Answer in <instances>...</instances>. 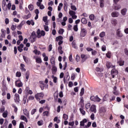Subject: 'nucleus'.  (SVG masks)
<instances>
[{"label":"nucleus","mask_w":128,"mask_h":128,"mask_svg":"<svg viewBox=\"0 0 128 128\" xmlns=\"http://www.w3.org/2000/svg\"><path fill=\"white\" fill-rule=\"evenodd\" d=\"M90 110L92 112H94V114H96V105H94V104L92 105L91 107L90 108Z\"/></svg>","instance_id":"nucleus-11"},{"label":"nucleus","mask_w":128,"mask_h":128,"mask_svg":"<svg viewBox=\"0 0 128 128\" xmlns=\"http://www.w3.org/2000/svg\"><path fill=\"white\" fill-rule=\"evenodd\" d=\"M24 22H22L19 25L17 26V28L19 30H20L22 29V26H24Z\"/></svg>","instance_id":"nucleus-27"},{"label":"nucleus","mask_w":128,"mask_h":128,"mask_svg":"<svg viewBox=\"0 0 128 128\" xmlns=\"http://www.w3.org/2000/svg\"><path fill=\"white\" fill-rule=\"evenodd\" d=\"M74 32H78V24L74 25Z\"/></svg>","instance_id":"nucleus-44"},{"label":"nucleus","mask_w":128,"mask_h":128,"mask_svg":"<svg viewBox=\"0 0 128 128\" xmlns=\"http://www.w3.org/2000/svg\"><path fill=\"white\" fill-rule=\"evenodd\" d=\"M4 112V106H3L2 108H0V112Z\"/></svg>","instance_id":"nucleus-62"},{"label":"nucleus","mask_w":128,"mask_h":128,"mask_svg":"<svg viewBox=\"0 0 128 128\" xmlns=\"http://www.w3.org/2000/svg\"><path fill=\"white\" fill-rule=\"evenodd\" d=\"M52 50V45L50 44L48 46V52H50Z\"/></svg>","instance_id":"nucleus-55"},{"label":"nucleus","mask_w":128,"mask_h":128,"mask_svg":"<svg viewBox=\"0 0 128 128\" xmlns=\"http://www.w3.org/2000/svg\"><path fill=\"white\" fill-rule=\"evenodd\" d=\"M100 7L104 8V0H100Z\"/></svg>","instance_id":"nucleus-46"},{"label":"nucleus","mask_w":128,"mask_h":128,"mask_svg":"<svg viewBox=\"0 0 128 128\" xmlns=\"http://www.w3.org/2000/svg\"><path fill=\"white\" fill-rule=\"evenodd\" d=\"M24 64H20V70H22V72H26V70L24 68Z\"/></svg>","instance_id":"nucleus-23"},{"label":"nucleus","mask_w":128,"mask_h":128,"mask_svg":"<svg viewBox=\"0 0 128 128\" xmlns=\"http://www.w3.org/2000/svg\"><path fill=\"white\" fill-rule=\"evenodd\" d=\"M20 120H24L26 122H28V119H26V117L24 116H21Z\"/></svg>","instance_id":"nucleus-26"},{"label":"nucleus","mask_w":128,"mask_h":128,"mask_svg":"<svg viewBox=\"0 0 128 128\" xmlns=\"http://www.w3.org/2000/svg\"><path fill=\"white\" fill-rule=\"evenodd\" d=\"M42 20L44 21V22H46L48 20V16H44L43 17Z\"/></svg>","instance_id":"nucleus-58"},{"label":"nucleus","mask_w":128,"mask_h":128,"mask_svg":"<svg viewBox=\"0 0 128 128\" xmlns=\"http://www.w3.org/2000/svg\"><path fill=\"white\" fill-rule=\"evenodd\" d=\"M104 36H106V32H102L100 34V38H104Z\"/></svg>","instance_id":"nucleus-40"},{"label":"nucleus","mask_w":128,"mask_h":128,"mask_svg":"<svg viewBox=\"0 0 128 128\" xmlns=\"http://www.w3.org/2000/svg\"><path fill=\"white\" fill-rule=\"evenodd\" d=\"M19 128H24V122H21L20 123Z\"/></svg>","instance_id":"nucleus-54"},{"label":"nucleus","mask_w":128,"mask_h":128,"mask_svg":"<svg viewBox=\"0 0 128 128\" xmlns=\"http://www.w3.org/2000/svg\"><path fill=\"white\" fill-rule=\"evenodd\" d=\"M75 78H76V75L74 74H72L71 76L72 80H74Z\"/></svg>","instance_id":"nucleus-50"},{"label":"nucleus","mask_w":128,"mask_h":128,"mask_svg":"<svg viewBox=\"0 0 128 128\" xmlns=\"http://www.w3.org/2000/svg\"><path fill=\"white\" fill-rule=\"evenodd\" d=\"M9 23H10V20H8V18H6L5 19V24H8Z\"/></svg>","instance_id":"nucleus-59"},{"label":"nucleus","mask_w":128,"mask_h":128,"mask_svg":"<svg viewBox=\"0 0 128 128\" xmlns=\"http://www.w3.org/2000/svg\"><path fill=\"white\" fill-rule=\"evenodd\" d=\"M16 26H14V25H12L11 26V30H16Z\"/></svg>","instance_id":"nucleus-61"},{"label":"nucleus","mask_w":128,"mask_h":128,"mask_svg":"<svg viewBox=\"0 0 128 128\" xmlns=\"http://www.w3.org/2000/svg\"><path fill=\"white\" fill-rule=\"evenodd\" d=\"M80 113L83 115L84 116L86 114V111L84 110V109L80 108Z\"/></svg>","instance_id":"nucleus-35"},{"label":"nucleus","mask_w":128,"mask_h":128,"mask_svg":"<svg viewBox=\"0 0 128 128\" xmlns=\"http://www.w3.org/2000/svg\"><path fill=\"white\" fill-rule=\"evenodd\" d=\"M100 113H102V112H106V108L104 107H101L100 108Z\"/></svg>","instance_id":"nucleus-21"},{"label":"nucleus","mask_w":128,"mask_h":128,"mask_svg":"<svg viewBox=\"0 0 128 128\" xmlns=\"http://www.w3.org/2000/svg\"><path fill=\"white\" fill-rule=\"evenodd\" d=\"M3 10H4L5 12H6L8 10V6H2Z\"/></svg>","instance_id":"nucleus-52"},{"label":"nucleus","mask_w":128,"mask_h":128,"mask_svg":"<svg viewBox=\"0 0 128 128\" xmlns=\"http://www.w3.org/2000/svg\"><path fill=\"white\" fill-rule=\"evenodd\" d=\"M63 39H64V37H62L61 36H60L56 37V42H58V41L62 40Z\"/></svg>","instance_id":"nucleus-19"},{"label":"nucleus","mask_w":128,"mask_h":128,"mask_svg":"<svg viewBox=\"0 0 128 128\" xmlns=\"http://www.w3.org/2000/svg\"><path fill=\"white\" fill-rule=\"evenodd\" d=\"M28 78H30V72L28 71H27L26 73V82H28Z\"/></svg>","instance_id":"nucleus-29"},{"label":"nucleus","mask_w":128,"mask_h":128,"mask_svg":"<svg viewBox=\"0 0 128 128\" xmlns=\"http://www.w3.org/2000/svg\"><path fill=\"white\" fill-rule=\"evenodd\" d=\"M28 8H29L31 12H32V10H34V5L30 4L28 6Z\"/></svg>","instance_id":"nucleus-39"},{"label":"nucleus","mask_w":128,"mask_h":128,"mask_svg":"<svg viewBox=\"0 0 128 128\" xmlns=\"http://www.w3.org/2000/svg\"><path fill=\"white\" fill-rule=\"evenodd\" d=\"M81 22H82L83 24H88V20H86V18H83L81 20Z\"/></svg>","instance_id":"nucleus-17"},{"label":"nucleus","mask_w":128,"mask_h":128,"mask_svg":"<svg viewBox=\"0 0 128 128\" xmlns=\"http://www.w3.org/2000/svg\"><path fill=\"white\" fill-rule=\"evenodd\" d=\"M108 98V94H106L104 97H103V102H106Z\"/></svg>","instance_id":"nucleus-33"},{"label":"nucleus","mask_w":128,"mask_h":128,"mask_svg":"<svg viewBox=\"0 0 128 128\" xmlns=\"http://www.w3.org/2000/svg\"><path fill=\"white\" fill-rule=\"evenodd\" d=\"M84 94V88H82L81 91H80V96H83Z\"/></svg>","instance_id":"nucleus-28"},{"label":"nucleus","mask_w":128,"mask_h":128,"mask_svg":"<svg viewBox=\"0 0 128 128\" xmlns=\"http://www.w3.org/2000/svg\"><path fill=\"white\" fill-rule=\"evenodd\" d=\"M63 118H64L65 120H66L68 118V116L66 114H64Z\"/></svg>","instance_id":"nucleus-42"},{"label":"nucleus","mask_w":128,"mask_h":128,"mask_svg":"<svg viewBox=\"0 0 128 128\" xmlns=\"http://www.w3.org/2000/svg\"><path fill=\"white\" fill-rule=\"evenodd\" d=\"M23 112L25 116H26L27 118H30V113L26 108L23 110Z\"/></svg>","instance_id":"nucleus-13"},{"label":"nucleus","mask_w":128,"mask_h":128,"mask_svg":"<svg viewBox=\"0 0 128 128\" xmlns=\"http://www.w3.org/2000/svg\"><path fill=\"white\" fill-rule=\"evenodd\" d=\"M23 58L24 60V62L26 63V64H28L29 62H30V59L25 56H23Z\"/></svg>","instance_id":"nucleus-24"},{"label":"nucleus","mask_w":128,"mask_h":128,"mask_svg":"<svg viewBox=\"0 0 128 128\" xmlns=\"http://www.w3.org/2000/svg\"><path fill=\"white\" fill-rule=\"evenodd\" d=\"M80 36L82 38H84V36H86V29L84 28H82Z\"/></svg>","instance_id":"nucleus-8"},{"label":"nucleus","mask_w":128,"mask_h":128,"mask_svg":"<svg viewBox=\"0 0 128 128\" xmlns=\"http://www.w3.org/2000/svg\"><path fill=\"white\" fill-rule=\"evenodd\" d=\"M112 24H114V26H116V24H118V22L116 20H112Z\"/></svg>","instance_id":"nucleus-41"},{"label":"nucleus","mask_w":128,"mask_h":128,"mask_svg":"<svg viewBox=\"0 0 128 128\" xmlns=\"http://www.w3.org/2000/svg\"><path fill=\"white\" fill-rule=\"evenodd\" d=\"M33 52H34L35 54H38V56H40V51H38L36 49L34 50Z\"/></svg>","instance_id":"nucleus-31"},{"label":"nucleus","mask_w":128,"mask_h":128,"mask_svg":"<svg viewBox=\"0 0 128 128\" xmlns=\"http://www.w3.org/2000/svg\"><path fill=\"white\" fill-rule=\"evenodd\" d=\"M121 14L122 16H126V8H124L121 10Z\"/></svg>","instance_id":"nucleus-20"},{"label":"nucleus","mask_w":128,"mask_h":128,"mask_svg":"<svg viewBox=\"0 0 128 128\" xmlns=\"http://www.w3.org/2000/svg\"><path fill=\"white\" fill-rule=\"evenodd\" d=\"M71 9L72 10H76V7L74 6H72Z\"/></svg>","instance_id":"nucleus-63"},{"label":"nucleus","mask_w":128,"mask_h":128,"mask_svg":"<svg viewBox=\"0 0 128 128\" xmlns=\"http://www.w3.org/2000/svg\"><path fill=\"white\" fill-rule=\"evenodd\" d=\"M118 64L119 66H124V61L120 60H119V62H118Z\"/></svg>","instance_id":"nucleus-22"},{"label":"nucleus","mask_w":128,"mask_h":128,"mask_svg":"<svg viewBox=\"0 0 128 128\" xmlns=\"http://www.w3.org/2000/svg\"><path fill=\"white\" fill-rule=\"evenodd\" d=\"M118 74V70H116V68L112 69L111 71V74L113 78H114L116 76H117Z\"/></svg>","instance_id":"nucleus-5"},{"label":"nucleus","mask_w":128,"mask_h":128,"mask_svg":"<svg viewBox=\"0 0 128 128\" xmlns=\"http://www.w3.org/2000/svg\"><path fill=\"white\" fill-rule=\"evenodd\" d=\"M7 6V9L8 10H10V8H12V4L10 2H9L8 5L6 6Z\"/></svg>","instance_id":"nucleus-49"},{"label":"nucleus","mask_w":128,"mask_h":128,"mask_svg":"<svg viewBox=\"0 0 128 128\" xmlns=\"http://www.w3.org/2000/svg\"><path fill=\"white\" fill-rule=\"evenodd\" d=\"M120 8H122L120 5H117L114 6V10H120Z\"/></svg>","instance_id":"nucleus-30"},{"label":"nucleus","mask_w":128,"mask_h":128,"mask_svg":"<svg viewBox=\"0 0 128 128\" xmlns=\"http://www.w3.org/2000/svg\"><path fill=\"white\" fill-rule=\"evenodd\" d=\"M89 18L90 20H94V14H92L90 15Z\"/></svg>","instance_id":"nucleus-34"},{"label":"nucleus","mask_w":128,"mask_h":128,"mask_svg":"<svg viewBox=\"0 0 128 128\" xmlns=\"http://www.w3.org/2000/svg\"><path fill=\"white\" fill-rule=\"evenodd\" d=\"M116 36L118 38H122V32L119 29L116 30Z\"/></svg>","instance_id":"nucleus-15"},{"label":"nucleus","mask_w":128,"mask_h":128,"mask_svg":"<svg viewBox=\"0 0 128 128\" xmlns=\"http://www.w3.org/2000/svg\"><path fill=\"white\" fill-rule=\"evenodd\" d=\"M72 46L74 48H77L76 46V42H72Z\"/></svg>","instance_id":"nucleus-64"},{"label":"nucleus","mask_w":128,"mask_h":128,"mask_svg":"<svg viewBox=\"0 0 128 128\" xmlns=\"http://www.w3.org/2000/svg\"><path fill=\"white\" fill-rule=\"evenodd\" d=\"M66 77H64V84L66 83L68 84V82H66V80H70V75L68 74V72H66Z\"/></svg>","instance_id":"nucleus-10"},{"label":"nucleus","mask_w":128,"mask_h":128,"mask_svg":"<svg viewBox=\"0 0 128 128\" xmlns=\"http://www.w3.org/2000/svg\"><path fill=\"white\" fill-rule=\"evenodd\" d=\"M113 94H115V96H118V95L120 94V92L116 90L113 91Z\"/></svg>","instance_id":"nucleus-60"},{"label":"nucleus","mask_w":128,"mask_h":128,"mask_svg":"<svg viewBox=\"0 0 128 128\" xmlns=\"http://www.w3.org/2000/svg\"><path fill=\"white\" fill-rule=\"evenodd\" d=\"M90 100H92V102H100V98H98V96H91L90 98Z\"/></svg>","instance_id":"nucleus-2"},{"label":"nucleus","mask_w":128,"mask_h":128,"mask_svg":"<svg viewBox=\"0 0 128 128\" xmlns=\"http://www.w3.org/2000/svg\"><path fill=\"white\" fill-rule=\"evenodd\" d=\"M43 114L44 116H48V111H45L43 112Z\"/></svg>","instance_id":"nucleus-53"},{"label":"nucleus","mask_w":128,"mask_h":128,"mask_svg":"<svg viewBox=\"0 0 128 128\" xmlns=\"http://www.w3.org/2000/svg\"><path fill=\"white\" fill-rule=\"evenodd\" d=\"M36 62H37L38 64H41L42 59L40 58H36Z\"/></svg>","instance_id":"nucleus-38"},{"label":"nucleus","mask_w":128,"mask_h":128,"mask_svg":"<svg viewBox=\"0 0 128 128\" xmlns=\"http://www.w3.org/2000/svg\"><path fill=\"white\" fill-rule=\"evenodd\" d=\"M22 74L20 73V72H17L16 73V76H17L18 78H20Z\"/></svg>","instance_id":"nucleus-45"},{"label":"nucleus","mask_w":128,"mask_h":128,"mask_svg":"<svg viewBox=\"0 0 128 128\" xmlns=\"http://www.w3.org/2000/svg\"><path fill=\"white\" fill-rule=\"evenodd\" d=\"M37 38H40L41 36H46V32L44 30L40 32V30L38 29L37 30Z\"/></svg>","instance_id":"nucleus-1"},{"label":"nucleus","mask_w":128,"mask_h":128,"mask_svg":"<svg viewBox=\"0 0 128 128\" xmlns=\"http://www.w3.org/2000/svg\"><path fill=\"white\" fill-rule=\"evenodd\" d=\"M56 60L54 58V57H52L50 58V62L51 64H53V66H56Z\"/></svg>","instance_id":"nucleus-18"},{"label":"nucleus","mask_w":128,"mask_h":128,"mask_svg":"<svg viewBox=\"0 0 128 128\" xmlns=\"http://www.w3.org/2000/svg\"><path fill=\"white\" fill-rule=\"evenodd\" d=\"M15 84L18 88H22V82L20 80L16 81Z\"/></svg>","instance_id":"nucleus-7"},{"label":"nucleus","mask_w":128,"mask_h":128,"mask_svg":"<svg viewBox=\"0 0 128 128\" xmlns=\"http://www.w3.org/2000/svg\"><path fill=\"white\" fill-rule=\"evenodd\" d=\"M58 72V68L55 66V65H52V74H56V73Z\"/></svg>","instance_id":"nucleus-12"},{"label":"nucleus","mask_w":128,"mask_h":128,"mask_svg":"<svg viewBox=\"0 0 128 128\" xmlns=\"http://www.w3.org/2000/svg\"><path fill=\"white\" fill-rule=\"evenodd\" d=\"M106 66H107L108 68H112V63L110 62H107L106 64Z\"/></svg>","instance_id":"nucleus-32"},{"label":"nucleus","mask_w":128,"mask_h":128,"mask_svg":"<svg viewBox=\"0 0 128 128\" xmlns=\"http://www.w3.org/2000/svg\"><path fill=\"white\" fill-rule=\"evenodd\" d=\"M1 32H2V34L0 36L2 38H6V32H4V29H2Z\"/></svg>","instance_id":"nucleus-25"},{"label":"nucleus","mask_w":128,"mask_h":128,"mask_svg":"<svg viewBox=\"0 0 128 128\" xmlns=\"http://www.w3.org/2000/svg\"><path fill=\"white\" fill-rule=\"evenodd\" d=\"M2 116L4 118H6L8 116V111H5L3 112Z\"/></svg>","instance_id":"nucleus-43"},{"label":"nucleus","mask_w":128,"mask_h":128,"mask_svg":"<svg viewBox=\"0 0 128 128\" xmlns=\"http://www.w3.org/2000/svg\"><path fill=\"white\" fill-rule=\"evenodd\" d=\"M44 121L40 120V121H38V126H42L44 124Z\"/></svg>","instance_id":"nucleus-51"},{"label":"nucleus","mask_w":128,"mask_h":128,"mask_svg":"<svg viewBox=\"0 0 128 128\" xmlns=\"http://www.w3.org/2000/svg\"><path fill=\"white\" fill-rule=\"evenodd\" d=\"M69 14L72 16H74L76 14V12H74L73 10H70L69 12Z\"/></svg>","instance_id":"nucleus-36"},{"label":"nucleus","mask_w":128,"mask_h":128,"mask_svg":"<svg viewBox=\"0 0 128 128\" xmlns=\"http://www.w3.org/2000/svg\"><path fill=\"white\" fill-rule=\"evenodd\" d=\"M44 93L40 92V93H38L36 94L35 95V98L37 100H40V98H42L44 96Z\"/></svg>","instance_id":"nucleus-9"},{"label":"nucleus","mask_w":128,"mask_h":128,"mask_svg":"<svg viewBox=\"0 0 128 128\" xmlns=\"http://www.w3.org/2000/svg\"><path fill=\"white\" fill-rule=\"evenodd\" d=\"M90 118L91 120H94V113H92Z\"/></svg>","instance_id":"nucleus-56"},{"label":"nucleus","mask_w":128,"mask_h":128,"mask_svg":"<svg viewBox=\"0 0 128 128\" xmlns=\"http://www.w3.org/2000/svg\"><path fill=\"white\" fill-rule=\"evenodd\" d=\"M44 28L46 32H48V30H50V29L48 28V26L44 25Z\"/></svg>","instance_id":"nucleus-48"},{"label":"nucleus","mask_w":128,"mask_h":128,"mask_svg":"<svg viewBox=\"0 0 128 128\" xmlns=\"http://www.w3.org/2000/svg\"><path fill=\"white\" fill-rule=\"evenodd\" d=\"M64 30L62 28L60 29L58 31L59 34H64Z\"/></svg>","instance_id":"nucleus-37"},{"label":"nucleus","mask_w":128,"mask_h":128,"mask_svg":"<svg viewBox=\"0 0 128 128\" xmlns=\"http://www.w3.org/2000/svg\"><path fill=\"white\" fill-rule=\"evenodd\" d=\"M111 16L112 18H118V12H114L112 13Z\"/></svg>","instance_id":"nucleus-14"},{"label":"nucleus","mask_w":128,"mask_h":128,"mask_svg":"<svg viewBox=\"0 0 128 128\" xmlns=\"http://www.w3.org/2000/svg\"><path fill=\"white\" fill-rule=\"evenodd\" d=\"M2 86L3 88L2 90H8V88L6 87V84L4 83V80L2 82Z\"/></svg>","instance_id":"nucleus-16"},{"label":"nucleus","mask_w":128,"mask_h":128,"mask_svg":"<svg viewBox=\"0 0 128 128\" xmlns=\"http://www.w3.org/2000/svg\"><path fill=\"white\" fill-rule=\"evenodd\" d=\"M80 58H82V60H81V62H82V64H83V62H86V60H88V58H90V56L88 55L82 54L80 55Z\"/></svg>","instance_id":"nucleus-3"},{"label":"nucleus","mask_w":128,"mask_h":128,"mask_svg":"<svg viewBox=\"0 0 128 128\" xmlns=\"http://www.w3.org/2000/svg\"><path fill=\"white\" fill-rule=\"evenodd\" d=\"M30 38H32V40H31L32 42H34V41L36 40V32L34 31L32 33V34L30 36Z\"/></svg>","instance_id":"nucleus-4"},{"label":"nucleus","mask_w":128,"mask_h":128,"mask_svg":"<svg viewBox=\"0 0 128 128\" xmlns=\"http://www.w3.org/2000/svg\"><path fill=\"white\" fill-rule=\"evenodd\" d=\"M14 100L16 104H20V95L18 94H15V98H14Z\"/></svg>","instance_id":"nucleus-6"},{"label":"nucleus","mask_w":128,"mask_h":128,"mask_svg":"<svg viewBox=\"0 0 128 128\" xmlns=\"http://www.w3.org/2000/svg\"><path fill=\"white\" fill-rule=\"evenodd\" d=\"M110 56H112V54L110 52L106 54V56H107L108 58H110Z\"/></svg>","instance_id":"nucleus-47"},{"label":"nucleus","mask_w":128,"mask_h":128,"mask_svg":"<svg viewBox=\"0 0 128 128\" xmlns=\"http://www.w3.org/2000/svg\"><path fill=\"white\" fill-rule=\"evenodd\" d=\"M90 103H88L86 105V108L87 110L88 108H90Z\"/></svg>","instance_id":"nucleus-57"}]
</instances>
